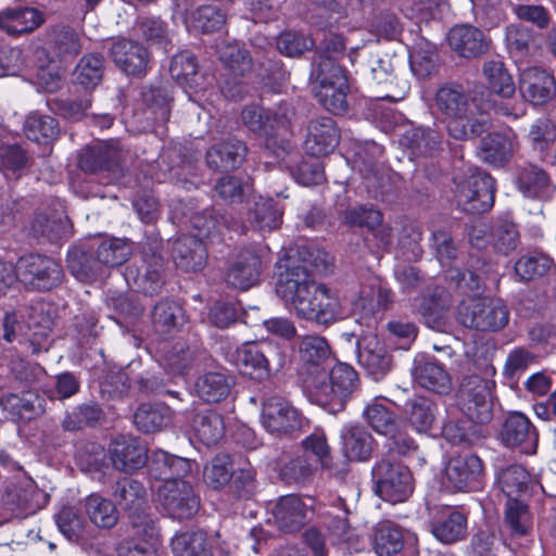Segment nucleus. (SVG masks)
I'll return each mask as SVG.
<instances>
[{"mask_svg":"<svg viewBox=\"0 0 556 556\" xmlns=\"http://www.w3.org/2000/svg\"><path fill=\"white\" fill-rule=\"evenodd\" d=\"M278 528L285 531L300 529L313 515V498L296 495L281 496L271 509Z\"/></svg>","mask_w":556,"mask_h":556,"instance_id":"obj_22","label":"nucleus"},{"mask_svg":"<svg viewBox=\"0 0 556 556\" xmlns=\"http://www.w3.org/2000/svg\"><path fill=\"white\" fill-rule=\"evenodd\" d=\"M219 60L226 68L233 75V81H226L222 88V93L229 99L241 98L243 86L237 80L238 76H243L251 70L252 61L248 52L238 43H227L218 49Z\"/></svg>","mask_w":556,"mask_h":556,"instance_id":"obj_23","label":"nucleus"},{"mask_svg":"<svg viewBox=\"0 0 556 556\" xmlns=\"http://www.w3.org/2000/svg\"><path fill=\"white\" fill-rule=\"evenodd\" d=\"M84 508L91 523L98 528L111 529L117 523L118 513L115 505L98 493L85 498Z\"/></svg>","mask_w":556,"mask_h":556,"instance_id":"obj_45","label":"nucleus"},{"mask_svg":"<svg viewBox=\"0 0 556 556\" xmlns=\"http://www.w3.org/2000/svg\"><path fill=\"white\" fill-rule=\"evenodd\" d=\"M405 413L409 426L419 433H426L437 422L438 406L430 399L417 396L406 403Z\"/></svg>","mask_w":556,"mask_h":556,"instance_id":"obj_43","label":"nucleus"},{"mask_svg":"<svg viewBox=\"0 0 556 556\" xmlns=\"http://www.w3.org/2000/svg\"><path fill=\"white\" fill-rule=\"evenodd\" d=\"M262 268V256L255 250H244L229 266L226 281L236 289L248 290L260 282Z\"/></svg>","mask_w":556,"mask_h":556,"instance_id":"obj_26","label":"nucleus"},{"mask_svg":"<svg viewBox=\"0 0 556 556\" xmlns=\"http://www.w3.org/2000/svg\"><path fill=\"white\" fill-rule=\"evenodd\" d=\"M185 23L189 31L212 33L223 27L225 14L215 7L204 5L189 13Z\"/></svg>","mask_w":556,"mask_h":556,"instance_id":"obj_58","label":"nucleus"},{"mask_svg":"<svg viewBox=\"0 0 556 556\" xmlns=\"http://www.w3.org/2000/svg\"><path fill=\"white\" fill-rule=\"evenodd\" d=\"M402 529L390 522L378 523L374 533V547L378 556H393L403 548Z\"/></svg>","mask_w":556,"mask_h":556,"instance_id":"obj_54","label":"nucleus"},{"mask_svg":"<svg viewBox=\"0 0 556 556\" xmlns=\"http://www.w3.org/2000/svg\"><path fill=\"white\" fill-rule=\"evenodd\" d=\"M519 92L533 105H543L555 94L554 77L538 66L519 67Z\"/></svg>","mask_w":556,"mask_h":556,"instance_id":"obj_20","label":"nucleus"},{"mask_svg":"<svg viewBox=\"0 0 556 556\" xmlns=\"http://www.w3.org/2000/svg\"><path fill=\"white\" fill-rule=\"evenodd\" d=\"M357 337V359L362 367L378 381L391 369V356L375 333H353Z\"/></svg>","mask_w":556,"mask_h":556,"instance_id":"obj_18","label":"nucleus"},{"mask_svg":"<svg viewBox=\"0 0 556 556\" xmlns=\"http://www.w3.org/2000/svg\"><path fill=\"white\" fill-rule=\"evenodd\" d=\"M386 399H375L366 408L365 417L371 428L379 434H393L396 430L394 414L386 406Z\"/></svg>","mask_w":556,"mask_h":556,"instance_id":"obj_61","label":"nucleus"},{"mask_svg":"<svg viewBox=\"0 0 556 556\" xmlns=\"http://www.w3.org/2000/svg\"><path fill=\"white\" fill-rule=\"evenodd\" d=\"M16 279L26 287L50 290L62 279V268L53 258L29 254L18 258L15 265Z\"/></svg>","mask_w":556,"mask_h":556,"instance_id":"obj_13","label":"nucleus"},{"mask_svg":"<svg viewBox=\"0 0 556 556\" xmlns=\"http://www.w3.org/2000/svg\"><path fill=\"white\" fill-rule=\"evenodd\" d=\"M172 421V410L164 404H142L134 415L136 427L146 433L160 431Z\"/></svg>","mask_w":556,"mask_h":556,"instance_id":"obj_48","label":"nucleus"},{"mask_svg":"<svg viewBox=\"0 0 556 556\" xmlns=\"http://www.w3.org/2000/svg\"><path fill=\"white\" fill-rule=\"evenodd\" d=\"M467 532V519L456 509H447L443 517L433 523L432 533L442 543L460 541Z\"/></svg>","mask_w":556,"mask_h":556,"instance_id":"obj_51","label":"nucleus"},{"mask_svg":"<svg viewBox=\"0 0 556 556\" xmlns=\"http://www.w3.org/2000/svg\"><path fill=\"white\" fill-rule=\"evenodd\" d=\"M447 41L458 55L467 59L480 55L488 48L482 31L470 25L453 27L448 33Z\"/></svg>","mask_w":556,"mask_h":556,"instance_id":"obj_34","label":"nucleus"},{"mask_svg":"<svg viewBox=\"0 0 556 556\" xmlns=\"http://www.w3.org/2000/svg\"><path fill=\"white\" fill-rule=\"evenodd\" d=\"M299 355L302 362L319 366L330 357L331 350L324 337L306 334L300 338Z\"/></svg>","mask_w":556,"mask_h":556,"instance_id":"obj_62","label":"nucleus"},{"mask_svg":"<svg viewBox=\"0 0 556 556\" xmlns=\"http://www.w3.org/2000/svg\"><path fill=\"white\" fill-rule=\"evenodd\" d=\"M391 300L389 288L378 277H371L351 294V312L361 327L371 330L377 324V311L386 308Z\"/></svg>","mask_w":556,"mask_h":556,"instance_id":"obj_10","label":"nucleus"},{"mask_svg":"<svg viewBox=\"0 0 556 556\" xmlns=\"http://www.w3.org/2000/svg\"><path fill=\"white\" fill-rule=\"evenodd\" d=\"M358 383L357 372L345 363L334 365L329 374V384L321 387V392L329 401L338 400L342 405L356 390Z\"/></svg>","mask_w":556,"mask_h":556,"instance_id":"obj_36","label":"nucleus"},{"mask_svg":"<svg viewBox=\"0 0 556 556\" xmlns=\"http://www.w3.org/2000/svg\"><path fill=\"white\" fill-rule=\"evenodd\" d=\"M109 452L114 468L121 471L138 470L148 462L147 447L135 438L115 439Z\"/></svg>","mask_w":556,"mask_h":556,"instance_id":"obj_29","label":"nucleus"},{"mask_svg":"<svg viewBox=\"0 0 556 556\" xmlns=\"http://www.w3.org/2000/svg\"><path fill=\"white\" fill-rule=\"evenodd\" d=\"M532 41V34L529 29L518 25H509L506 28L507 47L518 63V67L522 66L523 59L534 53L535 47Z\"/></svg>","mask_w":556,"mask_h":556,"instance_id":"obj_60","label":"nucleus"},{"mask_svg":"<svg viewBox=\"0 0 556 556\" xmlns=\"http://www.w3.org/2000/svg\"><path fill=\"white\" fill-rule=\"evenodd\" d=\"M140 518L137 516L132 520L136 540L122 543L118 547L119 556H159V529L154 520Z\"/></svg>","mask_w":556,"mask_h":556,"instance_id":"obj_27","label":"nucleus"},{"mask_svg":"<svg viewBox=\"0 0 556 556\" xmlns=\"http://www.w3.org/2000/svg\"><path fill=\"white\" fill-rule=\"evenodd\" d=\"M130 254V244L118 238L103 240L96 251L97 262L102 267L103 276L105 275L106 268L124 264Z\"/></svg>","mask_w":556,"mask_h":556,"instance_id":"obj_55","label":"nucleus"},{"mask_svg":"<svg viewBox=\"0 0 556 556\" xmlns=\"http://www.w3.org/2000/svg\"><path fill=\"white\" fill-rule=\"evenodd\" d=\"M195 235L181 236L173 244V258L177 267L186 271H197L204 267L207 251L204 239L208 238L215 227L212 217L195 213L189 217Z\"/></svg>","mask_w":556,"mask_h":556,"instance_id":"obj_6","label":"nucleus"},{"mask_svg":"<svg viewBox=\"0 0 556 556\" xmlns=\"http://www.w3.org/2000/svg\"><path fill=\"white\" fill-rule=\"evenodd\" d=\"M21 313H8L4 317L3 338L12 342L18 334L27 338L33 344H40L41 339H47L52 327V318L45 314V304L38 303L31 306L27 313V320Z\"/></svg>","mask_w":556,"mask_h":556,"instance_id":"obj_14","label":"nucleus"},{"mask_svg":"<svg viewBox=\"0 0 556 556\" xmlns=\"http://www.w3.org/2000/svg\"><path fill=\"white\" fill-rule=\"evenodd\" d=\"M71 228V222L62 203H58V208L51 216L38 214L31 223L34 235L46 237L50 241H59L68 237Z\"/></svg>","mask_w":556,"mask_h":556,"instance_id":"obj_39","label":"nucleus"},{"mask_svg":"<svg viewBox=\"0 0 556 556\" xmlns=\"http://www.w3.org/2000/svg\"><path fill=\"white\" fill-rule=\"evenodd\" d=\"M119 151L113 144L98 143L81 151L78 160L79 167L86 173L99 169L113 170L117 166Z\"/></svg>","mask_w":556,"mask_h":556,"instance_id":"obj_42","label":"nucleus"},{"mask_svg":"<svg viewBox=\"0 0 556 556\" xmlns=\"http://www.w3.org/2000/svg\"><path fill=\"white\" fill-rule=\"evenodd\" d=\"M482 73L493 92L504 98H509L514 94L516 88L513 77L501 60L492 59L485 61Z\"/></svg>","mask_w":556,"mask_h":556,"instance_id":"obj_57","label":"nucleus"},{"mask_svg":"<svg viewBox=\"0 0 556 556\" xmlns=\"http://www.w3.org/2000/svg\"><path fill=\"white\" fill-rule=\"evenodd\" d=\"M340 141V131L331 117H318L309 122L304 142L305 151L315 157L332 153Z\"/></svg>","mask_w":556,"mask_h":556,"instance_id":"obj_25","label":"nucleus"},{"mask_svg":"<svg viewBox=\"0 0 556 556\" xmlns=\"http://www.w3.org/2000/svg\"><path fill=\"white\" fill-rule=\"evenodd\" d=\"M192 465L190 459L168 454L162 450L153 452L149 458L151 477L163 480V482L187 476L191 471Z\"/></svg>","mask_w":556,"mask_h":556,"instance_id":"obj_35","label":"nucleus"},{"mask_svg":"<svg viewBox=\"0 0 556 556\" xmlns=\"http://www.w3.org/2000/svg\"><path fill=\"white\" fill-rule=\"evenodd\" d=\"M103 75V59L99 54L83 56L74 71V80L85 89L99 85Z\"/></svg>","mask_w":556,"mask_h":556,"instance_id":"obj_63","label":"nucleus"},{"mask_svg":"<svg viewBox=\"0 0 556 556\" xmlns=\"http://www.w3.org/2000/svg\"><path fill=\"white\" fill-rule=\"evenodd\" d=\"M113 495L123 508L138 509L144 503L146 488L140 481L125 477L116 482Z\"/></svg>","mask_w":556,"mask_h":556,"instance_id":"obj_64","label":"nucleus"},{"mask_svg":"<svg viewBox=\"0 0 556 556\" xmlns=\"http://www.w3.org/2000/svg\"><path fill=\"white\" fill-rule=\"evenodd\" d=\"M9 137L0 141V169L9 180H15L21 177L27 164L25 152L16 144H4L9 142Z\"/></svg>","mask_w":556,"mask_h":556,"instance_id":"obj_59","label":"nucleus"},{"mask_svg":"<svg viewBox=\"0 0 556 556\" xmlns=\"http://www.w3.org/2000/svg\"><path fill=\"white\" fill-rule=\"evenodd\" d=\"M48 501V495L39 490L35 481L23 476L8 492L4 503L17 517L35 514Z\"/></svg>","mask_w":556,"mask_h":556,"instance_id":"obj_21","label":"nucleus"},{"mask_svg":"<svg viewBox=\"0 0 556 556\" xmlns=\"http://www.w3.org/2000/svg\"><path fill=\"white\" fill-rule=\"evenodd\" d=\"M232 386L233 381L225 374L211 371L197 379L194 390L205 402H219L228 396Z\"/></svg>","mask_w":556,"mask_h":556,"instance_id":"obj_46","label":"nucleus"},{"mask_svg":"<svg viewBox=\"0 0 556 556\" xmlns=\"http://www.w3.org/2000/svg\"><path fill=\"white\" fill-rule=\"evenodd\" d=\"M249 202L248 218L252 227L261 232L277 229L281 224L282 206L271 198L253 197Z\"/></svg>","mask_w":556,"mask_h":556,"instance_id":"obj_38","label":"nucleus"},{"mask_svg":"<svg viewBox=\"0 0 556 556\" xmlns=\"http://www.w3.org/2000/svg\"><path fill=\"white\" fill-rule=\"evenodd\" d=\"M115 64L127 75L141 76L147 72L149 55L146 48L130 40H118L111 48Z\"/></svg>","mask_w":556,"mask_h":556,"instance_id":"obj_30","label":"nucleus"},{"mask_svg":"<svg viewBox=\"0 0 556 556\" xmlns=\"http://www.w3.org/2000/svg\"><path fill=\"white\" fill-rule=\"evenodd\" d=\"M174 556H212L207 536L202 531L176 534L172 540Z\"/></svg>","mask_w":556,"mask_h":556,"instance_id":"obj_56","label":"nucleus"},{"mask_svg":"<svg viewBox=\"0 0 556 556\" xmlns=\"http://www.w3.org/2000/svg\"><path fill=\"white\" fill-rule=\"evenodd\" d=\"M24 132L29 140L40 144H48L56 139L60 129L58 122L53 117L31 112L27 115L24 123Z\"/></svg>","mask_w":556,"mask_h":556,"instance_id":"obj_52","label":"nucleus"},{"mask_svg":"<svg viewBox=\"0 0 556 556\" xmlns=\"http://www.w3.org/2000/svg\"><path fill=\"white\" fill-rule=\"evenodd\" d=\"M276 292L289 311L301 319L331 325L346 316L338 295L312 280L304 266H288L280 273Z\"/></svg>","mask_w":556,"mask_h":556,"instance_id":"obj_1","label":"nucleus"},{"mask_svg":"<svg viewBox=\"0 0 556 556\" xmlns=\"http://www.w3.org/2000/svg\"><path fill=\"white\" fill-rule=\"evenodd\" d=\"M43 22L42 12L34 8L18 7L0 12V29L10 36L34 31Z\"/></svg>","mask_w":556,"mask_h":556,"instance_id":"obj_32","label":"nucleus"},{"mask_svg":"<svg viewBox=\"0 0 556 556\" xmlns=\"http://www.w3.org/2000/svg\"><path fill=\"white\" fill-rule=\"evenodd\" d=\"M484 481L482 460L473 454L453 456L442 475V488L447 492H471L480 490Z\"/></svg>","mask_w":556,"mask_h":556,"instance_id":"obj_11","label":"nucleus"},{"mask_svg":"<svg viewBox=\"0 0 556 556\" xmlns=\"http://www.w3.org/2000/svg\"><path fill=\"white\" fill-rule=\"evenodd\" d=\"M344 47L341 36L331 35L318 59L314 61L311 73L316 97L321 105L333 114H343L348 110V79L342 67L336 63Z\"/></svg>","mask_w":556,"mask_h":556,"instance_id":"obj_4","label":"nucleus"},{"mask_svg":"<svg viewBox=\"0 0 556 556\" xmlns=\"http://www.w3.org/2000/svg\"><path fill=\"white\" fill-rule=\"evenodd\" d=\"M169 73L172 78L184 88L189 100L203 106V102L208 100L206 92L213 87L214 78L198 72L194 55L188 51L175 54Z\"/></svg>","mask_w":556,"mask_h":556,"instance_id":"obj_12","label":"nucleus"},{"mask_svg":"<svg viewBox=\"0 0 556 556\" xmlns=\"http://www.w3.org/2000/svg\"><path fill=\"white\" fill-rule=\"evenodd\" d=\"M517 187L525 197L532 199H545L552 191L549 176L542 167L534 164L520 168Z\"/></svg>","mask_w":556,"mask_h":556,"instance_id":"obj_40","label":"nucleus"},{"mask_svg":"<svg viewBox=\"0 0 556 556\" xmlns=\"http://www.w3.org/2000/svg\"><path fill=\"white\" fill-rule=\"evenodd\" d=\"M458 321L478 331H498L509 321V309L501 299L470 298L457 307Z\"/></svg>","mask_w":556,"mask_h":556,"instance_id":"obj_8","label":"nucleus"},{"mask_svg":"<svg viewBox=\"0 0 556 556\" xmlns=\"http://www.w3.org/2000/svg\"><path fill=\"white\" fill-rule=\"evenodd\" d=\"M498 485L507 501L519 500L539 488L527 469L520 465L505 468L497 478Z\"/></svg>","mask_w":556,"mask_h":556,"instance_id":"obj_37","label":"nucleus"},{"mask_svg":"<svg viewBox=\"0 0 556 556\" xmlns=\"http://www.w3.org/2000/svg\"><path fill=\"white\" fill-rule=\"evenodd\" d=\"M457 206L468 213H484L494 204V179L485 172L468 167L454 178Z\"/></svg>","mask_w":556,"mask_h":556,"instance_id":"obj_5","label":"nucleus"},{"mask_svg":"<svg viewBox=\"0 0 556 556\" xmlns=\"http://www.w3.org/2000/svg\"><path fill=\"white\" fill-rule=\"evenodd\" d=\"M238 369L252 379L266 380L271 375L269 362L258 345L245 342L232 355Z\"/></svg>","mask_w":556,"mask_h":556,"instance_id":"obj_33","label":"nucleus"},{"mask_svg":"<svg viewBox=\"0 0 556 556\" xmlns=\"http://www.w3.org/2000/svg\"><path fill=\"white\" fill-rule=\"evenodd\" d=\"M139 262L140 264L136 261L126 268L124 274L126 282L146 294L157 292L162 286L163 257L154 251L151 254L143 252Z\"/></svg>","mask_w":556,"mask_h":556,"instance_id":"obj_17","label":"nucleus"},{"mask_svg":"<svg viewBox=\"0 0 556 556\" xmlns=\"http://www.w3.org/2000/svg\"><path fill=\"white\" fill-rule=\"evenodd\" d=\"M157 500L166 514L175 519L191 518L200 506V500L193 486L182 479L162 482L157 488Z\"/></svg>","mask_w":556,"mask_h":556,"instance_id":"obj_15","label":"nucleus"},{"mask_svg":"<svg viewBox=\"0 0 556 556\" xmlns=\"http://www.w3.org/2000/svg\"><path fill=\"white\" fill-rule=\"evenodd\" d=\"M152 321L156 332L172 336L185 324L186 317L177 303L161 301L153 308Z\"/></svg>","mask_w":556,"mask_h":556,"instance_id":"obj_47","label":"nucleus"},{"mask_svg":"<svg viewBox=\"0 0 556 556\" xmlns=\"http://www.w3.org/2000/svg\"><path fill=\"white\" fill-rule=\"evenodd\" d=\"M412 377L420 388L438 394L452 389V380L444 366L432 355L420 353L414 358Z\"/></svg>","mask_w":556,"mask_h":556,"instance_id":"obj_19","label":"nucleus"},{"mask_svg":"<svg viewBox=\"0 0 556 556\" xmlns=\"http://www.w3.org/2000/svg\"><path fill=\"white\" fill-rule=\"evenodd\" d=\"M293 115L288 105H280L278 110H263L260 106H248L242 111L243 124L253 132L265 138L267 149L278 146L285 150L290 127V118Z\"/></svg>","mask_w":556,"mask_h":556,"instance_id":"obj_7","label":"nucleus"},{"mask_svg":"<svg viewBox=\"0 0 556 556\" xmlns=\"http://www.w3.org/2000/svg\"><path fill=\"white\" fill-rule=\"evenodd\" d=\"M415 306L430 329L445 330L452 306L451 294L445 289L437 287L428 290L416 300Z\"/></svg>","mask_w":556,"mask_h":556,"instance_id":"obj_24","label":"nucleus"},{"mask_svg":"<svg viewBox=\"0 0 556 556\" xmlns=\"http://www.w3.org/2000/svg\"><path fill=\"white\" fill-rule=\"evenodd\" d=\"M413 157L432 155L441 144L440 135L430 128L418 127L406 131L401 140Z\"/></svg>","mask_w":556,"mask_h":556,"instance_id":"obj_49","label":"nucleus"},{"mask_svg":"<svg viewBox=\"0 0 556 556\" xmlns=\"http://www.w3.org/2000/svg\"><path fill=\"white\" fill-rule=\"evenodd\" d=\"M516 146V137L510 129L492 132L481 140L478 155L485 163L503 166L511 159Z\"/></svg>","mask_w":556,"mask_h":556,"instance_id":"obj_31","label":"nucleus"},{"mask_svg":"<svg viewBox=\"0 0 556 556\" xmlns=\"http://www.w3.org/2000/svg\"><path fill=\"white\" fill-rule=\"evenodd\" d=\"M494 382L473 375L464 378L457 392V409L465 416L458 419L455 409H448L442 435L452 444L469 441L471 422L484 424L492 417V389Z\"/></svg>","mask_w":556,"mask_h":556,"instance_id":"obj_2","label":"nucleus"},{"mask_svg":"<svg viewBox=\"0 0 556 556\" xmlns=\"http://www.w3.org/2000/svg\"><path fill=\"white\" fill-rule=\"evenodd\" d=\"M372 478L377 495L391 504L405 502L413 493L412 473L399 462L382 458L372 468Z\"/></svg>","mask_w":556,"mask_h":556,"instance_id":"obj_9","label":"nucleus"},{"mask_svg":"<svg viewBox=\"0 0 556 556\" xmlns=\"http://www.w3.org/2000/svg\"><path fill=\"white\" fill-rule=\"evenodd\" d=\"M245 154V147L237 140L223 142L206 153V163L216 170H228L239 165Z\"/></svg>","mask_w":556,"mask_h":556,"instance_id":"obj_50","label":"nucleus"},{"mask_svg":"<svg viewBox=\"0 0 556 556\" xmlns=\"http://www.w3.org/2000/svg\"><path fill=\"white\" fill-rule=\"evenodd\" d=\"M67 267L71 274L81 282H93L102 279V267L97 258L92 260L84 250L74 248L67 254Z\"/></svg>","mask_w":556,"mask_h":556,"instance_id":"obj_53","label":"nucleus"},{"mask_svg":"<svg viewBox=\"0 0 556 556\" xmlns=\"http://www.w3.org/2000/svg\"><path fill=\"white\" fill-rule=\"evenodd\" d=\"M438 110L447 118V131L457 140H466L484 132L489 127L490 102H478L469 99L456 86L441 87L435 94Z\"/></svg>","mask_w":556,"mask_h":556,"instance_id":"obj_3","label":"nucleus"},{"mask_svg":"<svg viewBox=\"0 0 556 556\" xmlns=\"http://www.w3.org/2000/svg\"><path fill=\"white\" fill-rule=\"evenodd\" d=\"M191 428L195 438L205 445L218 443L225 431L223 417L211 409L195 414Z\"/></svg>","mask_w":556,"mask_h":556,"instance_id":"obj_44","label":"nucleus"},{"mask_svg":"<svg viewBox=\"0 0 556 556\" xmlns=\"http://www.w3.org/2000/svg\"><path fill=\"white\" fill-rule=\"evenodd\" d=\"M342 450L349 460H366L372 451V438L358 425H345L341 431Z\"/></svg>","mask_w":556,"mask_h":556,"instance_id":"obj_41","label":"nucleus"},{"mask_svg":"<svg viewBox=\"0 0 556 556\" xmlns=\"http://www.w3.org/2000/svg\"><path fill=\"white\" fill-rule=\"evenodd\" d=\"M263 428L273 434H285L303 427L301 413L286 399L271 395L264 400L261 410Z\"/></svg>","mask_w":556,"mask_h":556,"instance_id":"obj_16","label":"nucleus"},{"mask_svg":"<svg viewBox=\"0 0 556 556\" xmlns=\"http://www.w3.org/2000/svg\"><path fill=\"white\" fill-rule=\"evenodd\" d=\"M501 440L508 447H519L522 453L533 454L538 434L529 419L520 413L509 415L501 430Z\"/></svg>","mask_w":556,"mask_h":556,"instance_id":"obj_28","label":"nucleus"}]
</instances>
